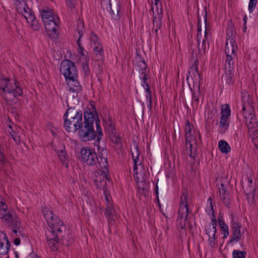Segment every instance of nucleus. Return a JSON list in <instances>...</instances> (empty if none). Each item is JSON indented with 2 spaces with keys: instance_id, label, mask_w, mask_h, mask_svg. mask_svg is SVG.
I'll return each mask as SVG.
<instances>
[{
  "instance_id": "25",
  "label": "nucleus",
  "mask_w": 258,
  "mask_h": 258,
  "mask_svg": "<svg viewBox=\"0 0 258 258\" xmlns=\"http://www.w3.org/2000/svg\"><path fill=\"white\" fill-rule=\"evenodd\" d=\"M198 32H197V39H198V53L199 55H202L203 54H204L203 53V50L202 49V46L200 47V36L201 37V30H202V27L201 25V18L199 15V13H198Z\"/></svg>"
},
{
  "instance_id": "3",
  "label": "nucleus",
  "mask_w": 258,
  "mask_h": 258,
  "mask_svg": "<svg viewBox=\"0 0 258 258\" xmlns=\"http://www.w3.org/2000/svg\"><path fill=\"white\" fill-rule=\"evenodd\" d=\"M98 155L92 149L83 147L80 150L82 161L89 166H95L98 164L100 168L105 169L108 172V164L107 162V150L99 146H97Z\"/></svg>"
},
{
  "instance_id": "53",
  "label": "nucleus",
  "mask_w": 258,
  "mask_h": 258,
  "mask_svg": "<svg viewBox=\"0 0 258 258\" xmlns=\"http://www.w3.org/2000/svg\"><path fill=\"white\" fill-rule=\"evenodd\" d=\"M186 148L187 150H189L190 151V153L189 154V155L190 157H192V144L190 143L188 144H186Z\"/></svg>"
},
{
  "instance_id": "22",
  "label": "nucleus",
  "mask_w": 258,
  "mask_h": 258,
  "mask_svg": "<svg viewBox=\"0 0 258 258\" xmlns=\"http://www.w3.org/2000/svg\"><path fill=\"white\" fill-rule=\"evenodd\" d=\"M215 218V217H214L212 220L211 222L209 224V227L206 230L207 234L209 236H215V234L217 232V221Z\"/></svg>"
},
{
  "instance_id": "7",
  "label": "nucleus",
  "mask_w": 258,
  "mask_h": 258,
  "mask_svg": "<svg viewBox=\"0 0 258 258\" xmlns=\"http://www.w3.org/2000/svg\"><path fill=\"white\" fill-rule=\"evenodd\" d=\"M101 8L106 11L114 20H118L120 17V5L118 0H101Z\"/></svg>"
},
{
  "instance_id": "13",
  "label": "nucleus",
  "mask_w": 258,
  "mask_h": 258,
  "mask_svg": "<svg viewBox=\"0 0 258 258\" xmlns=\"http://www.w3.org/2000/svg\"><path fill=\"white\" fill-rule=\"evenodd\" d=\"M204 19L205 22V37L204 39L202 40V49L203 50V53H205L206 50V42L209 43V31L210 28L207 25V10L206 6L205 7L204 9Z\"/></svg>"
},
{
  "instance_id": "49",
  "label": "nucleus",
  "mask_w": 258,
  "mask_h": 258,
  "mask_svg": "<svg viewBox=\"0 0 258 258\" xmlns=\"http://www.w3.org/2000/svg\"><path fill=\"white\" fill-rule=\"evenodd\" d=\"M200 94V92L199 93H196L195 92H192V102L194 101L196 102L197 103V105L199 104V95Z\"/></svg>"
},
{
  "instance_id": "52",
  "label": "nucleus",
  "mask_w": 258,
  "mask_h": 258,
  "mask_svg": "<svg viewBox=\"0 0 258 258\" xmlns=\"http://www.w3.org/2000/svg\"><path fill=\"white\" fill-rule=\"evenodd\" d=\"M209 241L212 247H214L215 244V236H209Z\"/></svg>"
},
{
  "instance_id": "24",
  "label": "nucleus",
  "mask_w": 258,
  "mask_h": 258,
  "mask_svg": "<svg viewBox=\"0 0 258 258\" xmlns=\"http://www.w3.org/2000/svg\"><path fill=\"white\" fill-rule=\"evenodd\" d=\"M94 52L97 60H101L104 57V50L100 43H97L93 48Z\"/></svg>"
},
{
  "instance_id": "32",
  "label": "nucleus",
  "mask_w": 258,
  "mask_h": 258,
  "mask_svg": "<svg viewBox=\"0 0 258 258\" xmlns=\"http://www.w3.org/2000/svg\"><path fill=\"white\" fill-rule=\"evenodd\" d=\"M231 110L229 105L227 104L222 105L221 107V116L229 117L230 116Z\"/></svg>"
},
{
  "instance_id": "43",
  "label": "nucleus",
  "mask_w": 258,
  "mask_h": 258,
  "mask_svg": "<svg viewBox=\"0 0 258 258\" xmlns=\"http://www.w3.org/2000/svg\"><path fill=\"white\" fill-rule=\"evenodd\" d=\"M219 192L220 197L229 195L228 192H227L226 189L225 185L224 183H221L220 187H219Z\"/></svg>"
},
{
  "instance_id": "54",
  "label": "nucleus",
  "mask_w": 258,
  "mask_h": 258,
  "mask_svg": "<svg viewBox=\"0 0 258 258\" xmlns=\"http://www.w3.org/2000/svg\"><path fill=\"white\" fill-rule=\"evenodd\" d=\"M67 4L71 9L75 8V0H67Z\"/></svg>"
},
{
  "instance_id": "62",
  "label": "nucleus",
  "mask_w": 258,
  "mask_h": 258,
  "mask_svg": "<svg viewBox=\"0 0 258 258\" xmlns=\"http://www.w3.org/2000/svg\"><path fill=\"white\" fill-rule=\"evenodd\" d=\"M79 48V53L83 55V56H84L85 55V54L84 53V48L82 46L81 47V48Z\"/></svg>"
},
{
  "instance_id": "27",
  "label": "nucleus",
  "mask_w": 258,
  "mask_h": 258,
  "mask_svg": "<svg viewBox=\"0 0 258 258\" xmlns=\"http://www.w3.org/2000/svg\"><path fill=\"white\" fill-rule=\"evenodd\" d=\"M236 31L233 22L230 20L228 22L227 29V37L226 38H233L235 39V35Z\"/></svg>"
},
{
  "instance_id": "44",
  "label": "nucleus",
  "mask_w": 258,
  "mask_h": 258,
  "mask_svg": "<svg viewBox=\"0 0 258 258\" xmlns=\"http://www.w3.org/2000/svg\"><path fill=\"white\" fill-rule=\"evenodd\" d=\"M221 200L223 201V204L225 205V206L228 208H230V198L229 195L222 196L220 197Z\"/></svg>"
},
{
  "instance_id": "28",
  "label": "nucleus",
  "mask_w": 258,
  "mask_h": 258,
  "mask_svg": "<svg viewBox=\"0 0 258 258\" xmlns=\"http://www.w3.org/2000/svg\"><path fill=\"white\" fill-rule=\"evenodd\" d=\"M134 178L137 183L138 187L140 190H142L143 191L147 190L148 184L146 182L144 177H142L141 180H140V179L138 176H135Z\"/></svg>"
},
{
  "instance_id": "58",
  "label": "nucleus",
  "mask_w": 258,
  "mask_h": 258,
  "mask_svg": "<svg viewBox=\"0 0 258 258\" xmlns=\"http://www.w3.org/2000/svg\"><path fill=\"white\" fill-rule=\"evenodd\" d=\"M219 225L221 229H224L225 227L227 226V225L225 224L223 220H220Z\"/></svg>"
},
{
  "instance_id": "64",
  "label": "nucleus",
  "mask_w": 258,
  "mask_h": 258,
  "mask_svg": "<svg viewBox=\"0 0 258 258\" xmlns=\"http://www.w3.org/2000/svg\"><path fill=\"white\" fill-rule=\"evenodd\" d=\"M21 240L19 238H16L14 240V244L16 245H18L20 244Z\"/></svg>"
},
{
  "instance_id": "16",
  "label": "nucleus",
  "mask_w": 258,
  "mask_h": 258,
  "mask_svg": "<svg viewBox=\"0 0 258 258\" xmlns=\"http://www.w3.org/2000/svg\"><path fill=\"white\" fill-rule=\"evenodd\" d=\"M78 78H71L66 80L70 87V90L72 91L75 94L81 91L82 88L78 80Z\"/></svg>"
},
{
  "instance_id": "23",
  "label": "nucleus",
  "mask_w": 258,
  "mask_h": 258,
  "mask_svg": "<svg viewBox=\"0 0 258 258\" xmlns=\"http://www.w3.org/2000/svg\"><path fill=\"white\" fill-rule=\"evenodd\" d=\"M13 215L8 211V207L6 204H2V207L0 208V218L3 220L8 221L10 216Z\"/></svg>"
},
{
  "instance_id": "10",
  "label": "nucleus",
  "mask_w": 258,
  "mask_h": 258,
  "mask_svg": "<svg viewBox=\"0 0 258 258\" xmlns=\"http://www.w3.org/2000/svg\"><path fill=\"white\" fill-rule=\"evenodd\" d=\"M4 221L16 235H17L18 232L19 233L22 232L21 223L15 214L10 216V218L9 219L8 221L4 220Z\"/></svg>"
},
{
  "instance_id": "59",
  "label": "nucleus",
  "mask_w": 258,
  "mask_h": 258,
  "mask_svg": "<svg viewBox=\"0 0 258 258\" xmlns=\"http://www.w3.org/2000/svg\"><path fill=\"white\" fill-rule=\"evenodd\" d=\"M189 209H186L185 210H184V212H185V216L184 217V221H187L188 222V215H189Z\"/></svg>"
},
{
  "instance_id": "6",
  "label": "nucleus",
  "mask_w": 258,
  "mask_h": 258,
  "mask_svg": "<svg viewBox=\"0 0 258 258\" xmlns=\"http://www.w3.org/2000/svg\"><path fill=\"white\" fill-rule=\"evenodd\" d=\"M242 99L243 103L242 111L245 119V124L249 129L257 127L258 123L255 116L252 113L253 108L250 105L251 99L249 95H247V104L243 95L242 96Z\"/></svg>"
},
{
  "instance_id": "2",
  "label": "nucleus",
  "mask_w": 258,
  "mask_h": 258,
  "mask_svg": "<svg viewBox=\"0 0 258 258\" xmlns=\"http://www.w3.org/2000/svg\"><path fill=\"white\" fill-rule=\"evenodd\" d=\"M50 230L45 232V236L48 244L53 251H57L58 249V244L62 243L68 246L74 242L72 237L69 239L66 238L69 236V232L66 227L63 225V222L59 218L54 215L52 220L47 222Z\"/></svg>"
},
{
  "instance_id": "33",
  "label": "nucleus",
  "mask_w": 258,
  "mask_h": 258,
  "mask_svg": "<svg viewBox=\"0 0 258 258\" xmlns=\"http://www.w3.org/2000/svg\"><path fill=\"white\" fill-rule=\"evenodd\" d=\"M76 31L79 34L80 38H81L82 36L83 35L84 33L85 32V27L83 22L81 21L80 20H79L77 23Z\"/></svg>"
},
{
  "instance_id": "1",
  "label": "nucleus",
  "mask_w": 258,
  "mask_h": 258,
  "mask_svg": "<svg viewBox=\"0 0 258 258\" xmlns=\"http://www.w3.org/2000/svg\"><path fill=\"white\" fill-rule=\"evenodd\" d=\"M93 109L95 111V114H93L88 108L84 112V122L81 121L77 127L79 136L83 142L92 140L97 137L96 141L99 143L103 135L100 125V121L95 106Z\"/></svg>"
},
{
  "instance_id": "55",
  "label": "nucleus",
  "mask_w": 258,
  "mask_h": 258,
  "mask_svg": "<svg viewBox=\"0 0 258 258\" xmlns=\"http://www.w3.org/2000/svg\"><path fill=\"white\" fill-rule=\"evenodd\" d=\"M8 251H9L8 248H7V247H5L4 246L3 247L0 248V253L1 254H6L8 253Z\"/></svg>"
},
{
  "instance_id": "12",
  "label": "nucleus",
  "mask_w": 258,
  "mask_h": 258,
  "mask_svg": "<svg viewBox=\"0 0 258 258\" xmlns=\"http://www.w3.org/2000/svg\"><path fill=\"white\" fill-rule=\"evenodd\" d=\"M156 13L154 11V8L152 6L150 13L152 11L153 14V24L154 28H161L162 26V19L163 17L162 8L160 9L158 7L156 8Z\"/></svg>"
},
{
  "instance_id": "4",
  "label": "nucleus",
  "mask_w": 258,
  "mask_h": 258,
  "mask_svg": "<svg viewBox=\"0 0 258 258\" xmlns=\"http://www.w3.org/2000/svg\"><path fill=\"white\" fill-rule=\"evenodd\" d=\"M41 16L48 36L53 41L56 40L59 34V18L51 10H42Z\"/></svg>"
},
{
  "instance_id": "39",
  "label": "nucleus",
  "mask_w": 258,
  "mask_h": 258,
  "mask_svg": "<svg viewBox=\"0 0 258 258\" xmlns=\"http://www.w3.org/2000/svg\"><path fill=\"white\" fill-rule=\"evenodd\" d=\"M227 117L224 116H221L220 119V127L221 128H224L225 130H227L229 124L227 123Z\"/></svg>"
},
{
  "instance_id": "63",
  "label": "nucleus",
  "mask_w": 258,
  "mask_h": 258,
  "mask_svg": "<svg viewBox=\"0 0 258 258\" xmlns=\"http://www.w3.org/2000/svg\"><path fill=\"white\" fill-rule=\"evenodd\" d=\"M6 245L5 246V247H7L9 249L10 248V246H11V243L8 238L6 240Z\"/></svg>"
},
{
  "instance_id": "34",
  "label": "nucleus",
  "mask_w": 258,
  "mask_h": 258,
  "mask_svg": "<svg viewBox=\"0 0 258 258\" xmlns=\"http://www.w3.org/2000/svg\"><path fill=\"white\" fill-rule=\"evenodd\" d=\"M25 11H24L19 12V13L22 14L24 16V17H25V18L26 19L27 21L28 20L27 18H28V16H35L34 13L33 11H32V10L29 8L28 7V6L25 7Z\"/></svg>"
},
{
  "instance_id": "19",
  "label": "nucleus",
  "mask_w": 258,
  "mask_h": 258,
  "mask_svg": "<svg viewBox=\"0 0 258 258\" xmlns=\"http://www.w3.org/2000/svg\"><path fill=\"white\" fill-rule=\"evenodd\" d=\"M233 68H229L225 65V75L222 77L223 82H225L227 84H230L232 82V78L234 76Z\"/></svg>"
},
{
  "instance_id": "56",
  "label": "nucleus",
  "mask_w": 258,
  "mask_h": 258,
  "mask_svg": "<svg viewBox=\"0 0 258 258\" xmlns=\"http://www.w3.org/2000/svg\"><path fill=\"white\" fill-rule=\"evenodd\" d=\"M83 68L84 69L85 75H88L90 72L88 66L87 64H83Z\"/></svg>"
},
{
  "instance_id": "41",
  "label": "nucleus",
  "mask_w": 258,
  "mask_h": 258,
  "mask_svg": "<svg viewBox=\"0 0 258 258\" xmlns=\"http://www.w3.org/2000/svg\"><path fill=\"white\" fill-rule=\"evenodd\" d=\"M255 186L253 184H249L248 186L246 188V189L245 191L247 196L249 195L252 194V198L251 201V202H252L253 201L254 195L253 194L255 191Z\"/></svg>"
},
{
  "instance_id": "26",
  "label": "nucleus",
  "mask_w": 258,
  "mask_h": 258,
  "mask_svg": "<svg viewBox=\"0 0 258 258\" xmlns=\"http://www.w3.org/2000/svg\"><path fill=\"white\" fill-rule=\"evenodd\" d=\"M57 155L62 164L66 167H68L69 159L67 155L66 151L63 150H60L57 152Z\"/></svg>"
},
{
  "instance_id": "31",
  "label": "nucleus",
  "mask_w": 258,
  "mask_h": 258,
  "mask_svg": "<svg viewBox=\"0 0 258 258\" xmlns=\"http://www.w3.org/2000/svg\"><path fill=\"white\" fill-rule=\"evenodd\" d=\"M14 4L18 12L25 11V7L27 6L25 0H15Z\"/></svg>"
},
{
  "instance_id": "50",
  "label": "nucleus",
  "mask_w": 258,
  "mask_h": 258,
  "mask_svg": "<svg viewBox=\"0 0 258 258\" xmlns=\"http://www.w3.org/2000/svg\"><path fill=\"white\" fill-rule=\"evenodd\" d=\"M2 238H7V234L3 232L0 233V248L4 246V242L1 241Z\"/></svg>"
},
{
  "instance_id": "29",
  "label": "nucleus",
  "mask_w": 258,
  "mask_h": 258,
  "mask_svg": "<svg viewBox=\"0 0 258 258\" xmlns=\"http://www.w3.org/2000/svg\"><path fill=\"white\" fill-rule=\"evenodd\" d=\"M218 147L222 153L225 154L230 151V147L228 143L224 140H221L218 143Z\"/></svg>"
},
{
  "instance_id": "57",
  "label": "nucleus",
  "mask_w": 258,
  "mask_h": 258,
  "mask_svg": "<svg viewBox=\"0 0 258 258\" xmlns=\"http://www.w3.org/2000/svg\"><path fill=\"white\" fill-rule=\"evenodd\" d=\"M186 144L190 143L193 141L195 138L194 137H185Z\"/></svg>"
},
{
  "instance_id": "61",
  "label": "nucleus",
  "mask_w": 258,
  "mask_h": 258,
  "mask_svg": "<svg viewBox=\"0 0 258 258\" xmlns=\"http://www.w3.org/2000/svg\"><path fill=\"white\" fill-rule=\"evenodd\" d=\"M185 212L183 213L182 211H180V209H179L178 211V215H177L178 219L179 218V219H182L183 218V214Z\"/></svg>"
},
{
  "instance_id": "37",
  "label": "nucleus",
  "mask_w": 258,
  "mask_h": 258,
  "mask_svg": "<svg viewBox=\"0 0 258 258\" xmlns=\"http://www.w3.org/2000/svg\"><path fill=\"white\" fill-rule=\"evenodd\" d=\"M43 216L45 218L47 222L50 221V220H52L53 217H54V215L53 212L50 210H44L43 211Z\"/></svg>"
},
{
  "instance_id": "46",
  "label": "nucleus",
  "mask_w": 258,
  "mask_h": 258,
  "mask_svg": "<svg viewBox=\"0 0 258 258\" xmlns=\"http://www.w3.org/2000/svg\"><path fill=\"white\" fill-rule=\"evenodd\" d=\"M90 40L91 42H94V45H97V43H100L98 41V37L93 32H92L90 35Z\"/></svg>"
},
{
  "instance_id": "8",
  "label": "nucleus",
  "mask_w": 258,
  "mask_h": 258,
  "mask_svg": "<svg viewBox=\"0 0 258 258\" xmlns=\"http://www.w3.org/2000/svg\"><path fill=\"white\" fill-rule=\"evenodd\" d=\"M60 70L66 80L71 78H78V70L76 64L70 60H63L60 63Z\"/></svg>"
},
{
  "instance_id": "14",
  "label": "nucleus",
  "mask_w": 258,
  "mask_h": 258,
  "mask_svg": "<svg viewBox=\"0 0 258 258\" xmlns=\"http://www.w3.org/2000/svg\"><path fill=\"white\" fill-rule=\"evenodd\" d=\"M67 103L68 109L67 110L63 115L64 119L66 118V117H68V118H73L75 117H82V113L81 111L78 110L75 107L70 106L69 103L68 102V100H67Z\"/></svg>"
},
{
  "instance_id": "60",
  "label": "nucleus",
  "mask_w": 258,
  "mask_h": 258,
  "mask_svg": "<svg viewBox=\"0 0 258 258\" xmlns=\"http://www.w3.org/2000/svg\"><path fill=\"white\" fill-rule=\"evenodd\" d=\"M146 97L147 103H148V102H152L151 94H147Z\"/></svg>"
},
{
  "instance_id": "42",
  "label": "nucleus",
  "mask_w": 258,
  "mask_h": 258,
  "mask_svg": "<svg viewBox=\"0 0 258 258\" xmlns=\"http://www.w3.org/2000/svg\"><path fill=\"white\" fill-rule=\"evenodd\" d=\"M104 214L107 217L108 220L112 219L113 215L112 213L111 205H109L107 204L104 212Z\"/></svg>"
},
{
  "instance_id": "38",
  "label": "nucleus",
  "mask_w": 258,
  "mask_h": 258,
  "mask_svg": "<svg viewBox=\"0 0 258 258\" xmlns=\"http://www.w3.org/2000/svg\"><path fill=\"white\" fill-rule=\"evenodd\" d=\"M226 59L225 65L227 63V66L229 68H234V61L233 60V54L226 53Z\"/></svg>"
},
{
  "instance_id": "17",
  "label": "nucleus",
  "mask_w": 258,
  "mask_h": 258,
  "mask_svg": "<svg viewBox=\"0 0 258 258\" xmlns=\"http://www.w3.org/2000/svg\"><path fill=\"white\" fill-rule=\"evenodd\" d=\"M236 48L237 45L234 39L226 38L225 53L231 54L235 56V49Z\"/></svg>"
},
{
  "instance_id": "36",
  "label": "nucleus",
  "mask_w": 258,
  "mask_h": 258,
  "mask_svg": "<svg viewBox=\"0 0 258 258\" xmlns=\"http://www.w3.org/2000/svg\"><path fill=\"white\" fill-rule=\"evenodd\" d=\"M196 47V44H194L193 42H191L190 44V49L191 50V57L192 59L195 60V63L194 64V66L198 61L197 53H196V54L195 55V51Z\"/></svg>"
},
{
  "instance_id": "48",
  "label": "nucleus",
  "mask_w": 258,
  "mask_h": 258,
  "mask_svg": "<svg viewBox=\"0 0 258 258\" xmlns=\"http://www.w3.org/2000/svg\"><path fill=\"white\" fill-rule=\"evenodd\" d=\"M11 135L12 136V137L15 143L18 145L21 142L20 137L19 136L16 135L15 132L13 133H11Z\"/></svg>"
},
{
  "instance_id": "21",
  "label": "nucleus",
  "mask_w": 258,
  "mask_h": 258,
  "mask_svg": "<svg viewBox=\"0 0 258 258\" xmlns=\"http://www.w3.org/2000/svg\"><path fill=\"white\" fill-rule=\"evenodd\" d=\"M139 63L140 64H139L138 65H136L135 66V68L136 69V70H137L138 69H139V66L141 67V70H140V71H141V74L144 75V77L142 78V80L144 84H145L146 83V81L148 79V77L146 74L147 66L144 60L140 61Z\"/></svg>"
},
{
  "instance_id": "30",
  "label": "nucleus",
  "mask_w": 258,
  "mask_h": 258,
  "mask_svg": "<svg viewBox=\"0 0 258 258\" xmlns=\"http://www.w3.org/2000/svg\"><path fill=\"white\" fill-rule=\"evenodd\" d=\"M27 22L30 24L31 27L34 31H37L39 29L40 26L39 23L35 16H28Z\"/></svg>"
},
{
  "instance_id": "20",
  "label": "nucleus",
  "mask_w": 258,
  "mask_h": 258,
  "mask_svg": "<svg viewBox=\"0 0 258 258\" xmlns=\"http://www.w3.org/2000/svg\"><path fill=\"white\" fill-rule=\"evenodd\" d=\"M187 197L188 195L186 191L185 190L182 191L180 197V203L179 206L180 212L182 211V212L184 213V210L186 209H188L187 200Z\"/></svg>"
},
{
  "instance_id": "51",
  "label": "nucleus",
  "mask_w": 258,
  "mask_h": 258,
  "mask_svg": "<svg viewBox=\"0 0 258 258\" xmlns=\"http://www.w3.org/2000/svg\"><path fill=\"white\" fill-rule=\"evenodd\" d=\"M221 231H223L224 235H223V238H227L228 237V236L229 235V229H228V226L225 227L224 229H221Z\"/></svg>"
},
{
  "instance_id": "35",
  "label": "nucleus",
  "mask_w": 258,
  "mask_h": 258,
  "mask_svg": "<svg viewBox=\"0 0 258 258\" xmlns=\"http://www.w3.org/2000/svg\"><path fill=\"white\" fill-rule=\"evenodd\" d=\"M246 252L245 251L234 250L232 253L233 258H245Z\"/></svg>"
},
{
  "instance_id": "45",
  "label": "nucleus",
  "mask_w": 258,
  "mask_h": 258,
  "mask_svg": "<svg viewBox=\"0 0 258 258\" xmlns=\"http://www.w3.org/2000/svg\"><path fill=\"white\" fill-rule=\"evenodd\" d=\"M192 128H193L192 124H190L189 121L188 120H186V123H185V133H191Z\"/></svg>"
},
{
  "instance_id": "40",
  "label": "nucleus",
  "mask_w": 258,
  "mask_h": 258,
  "mask_svg": "<svg viewBox=\"0 0 258 258\" xmlns=\"http://www.w3.org/2000/svg\"><path fill=\"white\" fill-rule=\"evenodd\" d=\"M7 162V158L4 154V149L0 144V164L4 165Z\"/></svg>"
},
{
  "instance_id": "11",
  "label": "nucleus",
  "mask_w": 258,
  "mask_h": 258,
  "mask_svg": "<svg viewBox=\"0 0 258 258\" xmlns=\"http://www.w3.org/2000/svg\"><path fill=\"white\" fill-rule=\"evenodd\" d=\"M232 235L231 237V239L229 241H228V243H231L233 241L236 242H238L241 237V225L239 223H238L236 221H234V219H232Z\"/></svg>"
},
{
  "instance_id": "18",
  "label": "nucleus",
  "mask_w": 258,
  "mask_h": 258,
  "mask_svg": "<svg viewBox=\"0 0 258 258\" xmlns=\"http://www.w3.org/2000/svg\"><path fill=\"white\" fill-rule=\"evenodd\" d=\"M111 131L109 133V138L111 139L112 142L115 144L118 148H121L122 147L121 138L119 136L115 134V129L114 126H112L110 123Z\"/></svg>"
},
{
  "instance_id": "5",
  "label": "nucleus",
  "mask_w": 258,
  "mask_h": 258,
  "mask_svg": "<svg viewBox=\"0 0 258 258\" xmlns=\"http://www.w3.org/2000/svg\"><path fill=\"white\" fill-rule=\"evenodd\" d=\"M10 79L8 77H4V75L0 71V89L5 93L4 95L5 99L7 102L10 101V99L6 96V93L12 94L13 98H16L18 96L23 95V91L20 87V83L15 81L14 85L10 83Z\"/></svg>"
},
{
  "instance_id": "47",
  "label": "nucleus",
  "mask_w": 258,
  "mask_h": 258,
  "mask_svg": "<svg viewBox=\"0 0 258 258\" xmlns=\"http://www.w3.org/2000/svg\"><path fill=\"white\" fill-rule=\"evenodd\" d=\"M257 1H250L248 5V10L250 12H252L255 8Z\"/></svg>"
},
{
  "instance_id": "15",
  "label": "nucleus",
  "mask_w": 258,
  "mask_h": 258,
  "mask_svg": "<svg viewBox=\"0 0 258 258\" xmlns=\"http://www.w3.org/2000/svg\"><path fill=\"white\" fill-rule=\"evenodd\" d=\"M131 151L132 153V156L134 163V174L137 175L138 172L137 171L138 164V161L139 160V156L140 155L139 148L137 145L134 146L133 148H131ZM139 166H142L140 163L139 164Z\"/></svg>"
},
{
  "instance_id": "9",
  "label": "nucleus",
  "mask_w": 258,
  "mask_h": 258,
  "mask_svg": "<svg viewBox=\"0 0 258 258\" xmlns=\"http://www.w3.org/2000/svg\"><path fill=\"white\" fill-rule=\"evenodd\" d=\"M82 121V117L64 119V127L67 132L74 133L77 131V127Z\"/></svg>"
}]
</instances>
